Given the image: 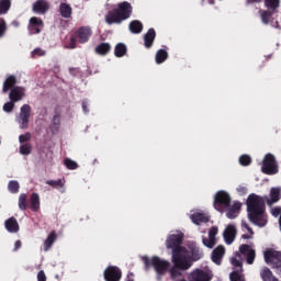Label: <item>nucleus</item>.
Wrapping results in <instances>:
<instances>
[{
    "label": "nucleus",
    "instance_id": "nucleus-1",
    "mask_svg": "<svg viewBox=\"0 0 281 281\" xmlns=\"http://www.w3.org/2000/svg\"><path fill=\"white\" fill-rule=\"evenodd\" d=\"M183 236V233L180 231L171 233L167 237L166 247L172 251L171 260L173 265L186 270L190 267V255L188 254V250L181 246Z\"/></svg>",
    "mask_w": 281,
    "mask_h": 281
},
{
    "label": "nucleus",
    "instance_id": "nucleus-2",
    "mask_svg": "<svg viewBox=\"0 0 281 281\" xmlns=\"http://www.w3.org/2000/svg\"><path fill=\"white\" fill-rule=\"evenodd\" d=\"M248 210V218L257 227H265L267 225V215H265V199L256 193L248 195L246 200Z\"/></svg>",
    "mask_w": 281,
    "mask_h": 281
},
{
    "label": "nucleus",
    "instance_id": "nucleus-3",
    "mask_svg": "<svg viewBox=\"0 0 281 281\" xmlns=\"http://www.w3.org/2000/svg\"><path fill=\"white\" fill-rule=\"evenodd\" d=\"M131 12H133L131 3L122 2L119 4V10H114L105 16V21L108 25H113V23H122V21H126V19L131 16Z\"/></svg>",
    "mask_w": 281,
    "mask_h": 281
},
{
    "label": "nucleus",
    "instance_id": "nucleus-4",
    "mask_svg": "<svg viewBox=\"0 0 281 281\" xmlns=\"http://www.w3.org/2000/svg\"><path fill=\"white\" fill-rule=\"evenodd\" d=\"M145 267H153L157 273V280H161V276H166L168 269H170V261L161 259L157 256L153 258L143 257Z\"/></svg>",
    "mask_w": 281,
    "mask_h": 281
},
{
    "label": "nucleus",
    "instance_id": "nucleus-5",
    "mask_svg": "<svg viewBox=\"0 0 281 281\" xmlns=\"http://www.w3.org/2000/svg\"><path fill=\"white\" fill-rule=\"evenodd\" d=\"M232 204V196L226 191H218L214 195V207L217 212L224 213L223 207H229Z\"/></svg>",
    "mask_w": 281,
    "mask_h": 281
},
{
    "label": "nucleus",
    "instance_id": "nucleus-6",
    "mask_svg": "<svg viewBox=\"0 0 281 281\" xmlns=\"http://www.w3.org/2000/svg\"><path fill=\"white\" fill-rule=\"evenodd\" d=\"M30 117H32V108L27 104L22 105L19 115L15 117V122L22 131L30 126Z\"/></svg>",
    "mask_w": 281,
    "mask_h": 281
},
{
    "label": "nucleus",
    "instance_id": "nucleus-7",
    "mask_svg": "<svg viewBox=\"0 0 281 281\" xmlns=\"http://www.w3.org/2000/svg\"><path fill=\"white\" fill-rule=\"evenodd\" d=\"M261 171L265 175H278V162H276V156L267 154L263 158Z\"/></svg>",
    "mask_w": 281,
    "mask_h": 281
},
{
    "label": "nucleus",
    "instance_id": "nucleus-8",
    "mask_svg": "<svg viewBox=\"0 0 281 281\" xmlns=\"http://www.w3.org/2000/svg\"><path fill=\"white\" fill-rule=\"evenodd\" d=\"M214 276L211 270L207 269H195L189 274L190 281H212Z\"/></svg>",
    "mask_w": 281,
    "mask_h": 281
},
{
    "label": "nucleus",
    "instance_id": "nucleus-9",
    "mask_svg": "<svg viewBox=\"0 0 281 281\" xmlns=\"http://www.w3.org/2000/svg\"><path fill=\"white\" fill-rule=\"evenodd\" d=\"M267 265L272 267H281V252L274 249H268L263 252Z\"/></svg>",
    "mask_w": 281,
    "mask_h": 281
},
{
    "label": "nucleus",
    "instance_id": "nucleus-10",
    "mask_svg": "<svg viewBox=\"0 0 281 281\" xmlns=\"http://www.w3.org/2000/svg\"><path fill=\"white\" fill-rule=\"evenodd\" d=\"M231 262L235 270L231 273V281H245V276L243 274V261L232 258Z\"/></svg>",
    "mask_w": 281,
    "mask_h": 281
},
{
    "label": "nucleus",
    "instance_id": "nucleus-11",
    "mask_svg": "<svg viewBox=\"0 0 281 281\" xmlns=\"http://www.w3.org/2000/svg\"><path fill=\"white\" fill-rule=\"evenodd\" d=\"M105 281H120L122 280V271L115 266H110L104 270Z\"/></svg>",
    "mask_w": 281,
    "mask_h": 281
},
{
    "label": "nucleus",
    "instance_id": "nucleus-12",
    "mask_svg": "<svg viewBox=\"0 0 281 281\" xmlns=\"http://www.w3.org/2000/svg\"><path fill=\"white\" fill-rule=\"evenodd\" d=\"M240 210H243V203L234 201L231 205L226 206V216L231 220L237 218Z\"/></svg>",
    "mask_w": 281,
    "mask_h": 281
},
{
    "label": "nucleus",
    "instance_id": "nucleus-13",
    "mask_svg": "<svg viewBox=\"0 0 281 281\" xmlns=\"http://www.w3.org/2000/svg\"><path fill=\"white\" fill-rule=\"evenodd\" d=\"M239 251L245 256L247 265H254L256 260V250L249 245H241Z\"/></svg>",
    "mask_w": 281,
    "mask_h": 281
},
{
    "label": "nucleus",
    "instance_id": "nucleus-14",
    "mask_svg": "<svg viewBox=\"0 0 281 281\" xmlns=\"http://www.w3.org/2000/svg\"><path fill=\"white\" fill-rule=\"evenodd\" d=\"M216 234H218V227L213 226L209 232V238L202 239L204 247L212 249L216 245Z\"/></svg>",
    "mask_w": 281,
    "mask_h": 281
},
{
    "label": "nucleus",
    "instance_id": "nucleus-15",
    "mask_svg": "<svg viewBox=\"0 0 281 281\" xmlns=\"http://www.w3.org/2000/svg\"><path fill=\"white\" fill-rule=\"evenodd\" d=\"M23 98H25V88L14 87L10 90L9 99L11 102H21Z\"/></svg>",
    "mask_w": 281,
    "mask_h": 281
},
{
    "label": "nucleus",
    "instance_id": "nucleus-16",
    "mask_svg": "<svg viewBox=\"0 0 281 281\" xmlns=\"http://www.w3.org/2000/svg\"><path fill=\"white\" fill-rule=\"evenodd\" d=\"M236 234H237L236 226L231 224L225 228L223 236L226 245H232V243L236 240Z\"/></svg>",
    "mask_w": 281,
    "mask_h": 281
},
{
    "label": "nucleus",
    "instance_id": "nucleus-17",
    "mask_svg": "<svg viewBox=\"0 0 281 281\" xmlns=\"http://www.w3.org/2000/svg\"><path fill=\"white\" fill-rule=\"evenodd\" d=\"M29 30L31 34H40L41 30H43V20L36 16L31 18L29 23Z\"/></svg>",
    "mask_w": 281,
    "mask_h": 281
},
{
    "label": "nucleus",
    "instance_id": "nucleus-18",
    "mask_svg": "<svg viewBox=\"0 0 281 281\" xmlns=\"http://www.w3.org/2000/svg\"><path fill=\"white\" fill-rule=\"evenodd\" d=\"M76 38L79 41V43H87L89 38H91V29L88 26L80 27L76 32Z\"/></svg>",
    "mask_w": 281,
    "mask_h": 281
},
{
    "label": "nucleus",
    "instance_id": "nucleus-19",
    "mask_svg": "<svg viewBox=\"0 0 281 281\" xmlns=\"http://www.w3.org/2000/svg\"><path fill=\"white\" fill-rule=\"evenodd\" d=\"M190 218L194 225H201L202 223H207L210 221L207 215L201 211H193V213L190 215Z\"/></svg>",
    "mask_w": 281,
    "mask_h": 281
},
{
    "label": "nucleus",
    "instance_id": "nucleus-20",
    "mask_svg": "<svg viewBox=\"0 0 281 281\" xmlns=\"http://www.w3.org/2000/svg\"><path fill=\"white\" fill-rule=\"evenodd\" d=\"M49 10V2L45 0H38L33 4V12L36 14H45Z\"/></svg>",
    "mask_w": 281,
    "mask_h": 281
},
{
    "label": "nucleus",
    "instance_id": "nucleus-21",
    "mask_svg": "<svg viewBox=\"0 0 281 281\" xmlns=\"http://www.w3.org/2000/svg\"><path fill=\"white\" fill-rule=\"evenodd\" d=\"M223 256H225V247L224 246H217L212 254V260L215 262V265H220L223 260Z\"/></svg>",
    "mask_w": 281,
    "mask_h": 281
},
{
    "label": "nucleus",
    "instance_id": "nucleus-22",
    "mask_svg": "<svg viewBox=\"0 0 281 281\" xmlns=\"http://www.w3.org/2000/svg\"><path fill=\"white\" fill-rule=\"evenodd\" d=\"M265 201H267L268 205H273V203H278L280 201V189L272 188L270 190V198H265Z\"/></svg>",
    "mask_w": 281,
    "mask_h": 281
},
{
    "label": "nucleus",
    "instance_id": "nucleus-23",
    "mask_svg": "<svg viewBox=\"0 0 281 281\" xmlns=\"http://www.w3.org/2000/svg\"><path fill=\"white\" fill-rule=\"evenodd\" d=\"M14 85H16V77L10 75L3 82L2 91L3 93H8V91H12L14 89Z\"/></svg>",
    "mask_w": 281,
    "mask_h": 281
},
{
    "label": "nucleus",
    "instance_id": "nucleus-24",
    "mask_svg": "<svg viewBox=\"0 0 281 281\" xmlns=\"http://www.w3.org/2000/svg\"><path fill=\"white\" fill-rule=\"evenodd\" d=\"M5 229L9 231L11 234H16L19 232V222H16V218L10 217L4 223Z\"/></svg>",
    "mask_w": 281,
    "mask_h": 281
},
{
    "label": "nucleus",
    "instance_id": "nucleus-25",
    "mask_svg": "<svg viewBox=\"0 0 281 281\" xmlns=\"http://www.w3.org/2000/svg\"><path fill=\"white\" fill-rule=\"evenodd\" d=\"M187 254L189 255V262H190V267H192V260L196 261V260H201V258H203V251H201V249L199 248H193L190 251H187Z\"/></svg>",
    "mask_w": 281,
    "mask_h": 281
},
{
    "label": "nucleus",
    "instance_id": "nucleus-26",
    "mask_svg": "<svg viewBox=\"0 0 281 281\" xmlns=\"http://www.w3.org/2000/svg\"><path fill=\"white\" fill-rule=\"evenodd\" d=\"M41 209V198L38 196V193H33L31 196V210L33 212H38Z\"/></svg>",
    "mask_w": 281,
    "mask_h": 281
},
{
    "label": "nucleus",
    "instance_id": "nucleus-27",
    "mask_svg": "<svg viewBox=\"0 0 281 281\" xmlns=\"http://www.w3.org/2000/svg\"><path fill=\"white\" fill-rule=\"evenodd\" d=\"M155 30L150 29L144 37L145 41V47H153V43L155 41Z\"/></svg>",
    "mask_w": 281,
    "mask_h": 281
},
{
    "label": "nucleus",
    "instance_id": "nucleus-28",
    "mask_svg": "<svg viewBox=\"0 0 281 281\" xmlns=\"http://www.w3.org/2000/svg\"><path fill=\"white\" fill-rule=\"evenodd\" d=\"M54 243H56V233L52 232L48 235V237L46 238V240L44 241L45 251H49V249H52V246L54 245Z\"/></svg>",
    "mask_w": 281,
    "mask_h": 281
},
{
    "label": "nucleus",
    "instance_id": "nucleus-29",
    "mask_svg": "<svg viewBox=\"0 0 281 281\" xmlns=\"http://www.w3.org/2000/svg\"><path fill=\"white\" fill-rule=\"evenodd\" d=\"M261 280L263 281H278L276 277L271 273V270L263 268L260 272Z\"/></svg>",
    "mask_w": 281,
    "mask_h": 281
},
{
    "label": "nucleus",
    "instance_id": "nucleus-30",
    "mask_svg": "<svg viewBox=\"0 0 281 281\" xmlns=\"http://www.w3.org/2000/svg\"><path fill=\"white\" fill-rule=\"evenodd\" d=\"M97 54H100L101 56H104L111 52V44L109 43H102L95 48Z\"/></svg>",
    "mask_w": 281,
    "mask_h": 281
},
{
    "label": "nucleus",
    "instance_id": "nucleus-31",
    "mask_svg": "<svg viewBox=\"0 0 281 281\" xmlns=\"http://www.w3.org/2000/svg\"><path fill=\"white\" fill-rule=\"evenodd\" d=\"M241 226H243V228L246 231V233L249 234V235H247V234L241 235V238H243L244 240H249V239L254 238V231L251 229V227H249V225L247 224V222L243 221V222H241Z\"/></svg>",
    "mask_w": 281,
    "mask_h": 281
},
{
    "label": "nucleus",
    "instance_id": "nucleus-32",
    "mask_svg": "<svg viewBox=\"0 0 281 281\" xmlns=\"http://www.w3.org/2000/svg\"><path fill=\"white\" fill-rule=\"evenodd\" d=\"M165 60H168V52L165 49H159L156 54L157 65H161V63H165Z\"/></svg>",
    "mask_w": 281,
    "mask_h": 281
},
{
    "label": "nucleus",
    "instance_id": "nucleus-33",
    "mask_svg": "<svg viewBox=\"0 0 281 281\" xmlns=\"http://www.w3.org/2000/svg\"><path fill=\"white\" fill-rule=\"evenodd\" d=\"M143 25L142 22L139 21H133L130 23V30L133 34H139V32H142L143 30Z\"/></svg>",
    "mask_w": 281,
    "mask_h": 281
},
{
    "label": "nucleus",
    "instance_id": "nucleus-34",
    "mask_svg": "<svg viewBox=\"0 0 281 281\" xmlns=\"http://www.w3.org/2000/svg\"><path fill=\"white\" fill-rule=\"evenodd\" d=\"M60 14L64 16V19H69L71 16V7L67 3L60 4Z\"/></svg>",
    "mask_w": 281,
    "mask_h": 281
},
{
    "label": "nucleus",
    "instance_id": "nucleus-35",
    "mask_svg": "<svg viewBox=\"0 0 281 281\" xmlns=\"http://www.w3.org/2000/svg\"><path fill=\"white\" fill-rule=\"evenodd\" d=\"M114 54L117 58H122V56H125L126 55V45L124 44H117L115 46V50H114Z\"/></svg>",
    "mask_w": 281,
    "mask_h": 281
},
{
    "label": "nucleus",
    "instance_id": "nucleus-36",
    "mask_svg": "<svg viewBox=\"0 0 281 281\" xmlns=\"http://www.w3.org/2000/svg\"><path fill=\"white\" fill-rule=\"evenodd\" d=\"M11 5L12 2L10 0H0V14H7Z\"/></svg>",
    "mask_w": 281,
    "mask_h": 281
},
{
    "label": "nucleus",
    "instance_id": "nucleus-37",
    "mask_svg": "<svg viewBox=\"0 0 281 281\" xmlns=\"http://www.w3.org/2000/svg\"><path fill=\"white\" fill-rule=\"evenodd\" d=\"M20 155H32V145L30 143L20 145Z\"/></svg>",
    "mask_w": 281,
    "mask_h": 281
},
{
    "label": "nucleus",
    "instance_id": "nucleus-38",
    "mask_svg": "<svg viewBox=\"0 0 281 281\" xmlns=\"http://www.w3.org/2000/svg\"><path fill=\"white\" fill-rule=\"evenodd\" d=\"M58 128H60V116H54L50 130L53 133H58Z\"/></svg>",
    "mask_w": 281,
    "mask_h": 281
},
{
    "label": "nucleus",
    "instance_id": "nucleus-39",
    "mask_svg": "<svg viewBox=\"0 0 281 281\" xmlns=\"http://www.w3.org/2000/svg\"><path fill=\"white\" fill-rule=\"evenodd\" d=\"M47 186H52L53 188H65V180H47Z\"/></svg>",
    "mask_w": 281,
    "mask_h": 281
},
{
    "label": "nucleus",
    "instance_id": "nucleus-40",
    "mask_svg": "<svg viewBox=\"0 0 281 281\" xmlns=\"http://www.w3.org/2000/svg\"><path fill=\"white\" fill-rule=\"evenodd\" d=\"M19 181L16 180H11L8 184L9 192H12L13 194H16V192H19Z\"/></svg>",
    "mask_w": 281,
    "mask_h": 281
},
{
    "label": "nucleus",
    "instance_id": "nucleus-41",
    "mask_svg": "<svg viewBox=\"0 0 281 281\" xmlns=\"http://www.w3.org/2000/svg\"><path fill=\"white\" fill-rule=\"evenodd\" d=\"M266 7L270 10H276L280 7V0H266Z\"/></svg>",
    "mask_w": 281,
    "mask_h": 281
},
{
    "label": "nucleus",
    "instance_id": "nucleus-42",
    "mask_svg": "<svg viewBox=\"0 0 281 281\" xmlns=\"http://www.w3.org/2000/svg\"><path fill=\"white\" fill-rule=\"evenodd\" d=\"M66 168H68V170H76V168H78V162L77 161H74L69 158H67L65 161H64Z\"/></svg>",
    "mask_w": 281,
    "mask_h": 281
},
{
    "label": "nucleus",
    "instance_id": "nucleus-43",
    "mask_svg": "<svg viewBox=\"0 0 281 281\" xmlns=\"http://www.w3.org/2000/svg\"><path fill=\"white\" fill-rule=\"evenodd\" d=\"M25 201H27V195H25V193L20 194L19 196L20 210H25L27 207V205L25 204Z\"/></svg>",
    "mask_w": 281,
    "mask_h": 281
},
{
    "label": "nucleus",
    "instance_id": "nucleus-44",
    "mask_svg": "<svg viewBox=\"0 0 281 281\" xmlns=\"http://www.w3.org/2000/svg\"><path fill=\"white\" fill-rule=\"evenodd\" d=\"M30 139H32V134L30 132L19 136V142L21 145L25 144V142H30Z\"/></svg>",
    "mask_w": 281,
    "mask_h": 281
},
{
    "label": "nucleus",
    "instance_id": "nucleus-45",
    "mask_svg": "<svg viewBox=\"0 0 281 281\" xmlns=\"http://www.w3.org/2000/svg\"><path fill=\"white\" fill-rule=\"evenodd\" d=\"M239 164L241 166H249L251 164V157L248 155H243L239 157Z\"/></svg>",
    "mask_w": 281,
    "mask_h": 281
},
{
    "label": "nucleus",
    "instance_id": "nucleus-46",
    "mask_svg": "<svg viewBox=\"0 0 281 281\" xmlns=\"http://www.w3.org/2000/svg\"><path fill=\"white\" fill-rule=\"evenodd\" d=\"M47 54V52H45V49L43 48H35L32 53L31 56L32 58H36L38 56H45Z\"/></svg>",
    "mask_w": 281,
    "mask_h": 281
},
{
    "label": "nucleus",
    "instance_id": "nucleus-47",
    "mask_svg": "<svg viewBox=\"0 0 281 281\" xmlns=\"http://www.w3.org/2000/svg\"><path fill=\"white\" fill-rule=\"evenodd\" d=\"M13 110H14V101H9L4 103L3 105L4 113H12Z\"/></svg>",
    "mask_w": 281,
    "mask_h": 281
},
{
    "label": "nucleus",
    "instance_id": "nucleus-48",
    "mask_svg": "<svg viewBox=\"0 0 281 281\" xmlns=\"http://www.w3.org/2000/svg\"><path fill=\"white\" fill-rule=\"evenodd\" d=\"M179 267H177L175 265V267L170 270V276L172 278V280H177V278H179V276H181V271H179Z\"/></svg>",
    "mask_w": 281,
    "mask_h": 281
},
{
    "label": "nucleus",
    "instance_id": "nucleus-49",
    "mask_svg": "<svg viewBox=\"0 0 281 281\" xmlns=\"http://www.w3.org/2000/svg\"><path fill=\"white\" fill-rule=\"evenodd\" d=\"M236 192H237V194L239 195V196H245V195H247V187H245V186H243V184H240V186H238L237 188H236Z\"/></svg>",
    "mask_w": 281,
    "mask_h": 281
},
{
    "label": "nucleus",
    "instance_id": "nucleus-50",
    "mask_svg": "<svg viewBox=\"0 0 281 281\" xmlns=\"http://www.w3.org/2000/svg\"><path fill=\"white\" fill-rule=\"evenodd\" d=\"M4 33H5V20L0 19V38L1 36H3Z\"/></svg>",
    "mask_w": 281,
    "mask_h": 281
},
{
    "label": "nucleus",
    "instance_id": "nucleus-51",
    "mask_svg": "<svg viewBox=\"0 0 281 281\" xmlns=\"http://www.w3.org/2000/svg\"><path fill=\"white\" fill-rule=\"evenodd\" d=\"M270 16H271V14H269V12H262L261 13V21H262V23H265V24L269 23Z\"/></svg>",
    "mask_w": 281,
    "mask_h": 281
},
{
    "label": "nucleus",
    "instance_id": "nucleus-52",
    "mask_svg": "<svg viewBox=\"0 0 281 281\" xmlns=\"http://www.w3.org/2000/svg\"><path fill=\"white\" fill-rule=\"evenodd\" d=\"M271 214L274 217L281 216V207L280 206H276V207L271 209Z\"/></svg>",
    "mask_w": 281,
    "mask_h": 281
},
{
    "label": "nucleus",
    "instance_id": "nucleus-53",
    "mask_svg": "<svg viewBox=\"0 0 281 281\" xmlns=\"http://www.w3.org/2000/svg\"><path fill=\"white\" fill-rule=\"evenodd\" d=\"M37 280L38 281H47V277L45 276V272L44 271H40L37 273Z\"/></svg>",
    "mask_w": 281,
    "mask_h": 281
},
{
    "label": "nucleus",
    "instance_id": "nucleus-54",
    "mask_svg": "<svg viewBox=\"0 0 281 281\" xmlns=\"http://www.w3.org/2000/svg\"><path fill=\"white\" fill-rule=\"evenodd\" d=\"M67 47L68 49H76V38H70V42Z\"/></svg>",
    "mask_w": 281,
    "mask_h": 281
},
{
    "label": "nucleus",
    "instance_id": "nucleus-55",
    "mask_svg": "<svg viewBox=\"0 0 281 281\" xmlns=\"http://www.w3.org/2000/svg\"><path fill=\"white\" fill-rule=\"evenodd\" d=\"M18 249H21V240H16L14 244V251H18Z\"/></svg>",
    "mask_w": 281,
    "mask_h": 281
},
{
    "label": "nucleus",
    "instance_id": "nucleus-56",
    "mask_svg": "<svg viewBox=\"0 0 281 281\" xmlns=\"http://www.w3.org/2000/svg\"><path fill=\"white\" fill-rule=\"evenodd\" d=\"M133 278H135V276L133 273H128L126 281H135V279H133Z\"/></svg>",
    "mask_w": 281,
    "mask_h": 281
},
{
    "label": "nucleus",
    "instance_id": "nucleus-57",
    "mask_svg": "<svg viewBox=\"0 0 281 281\" xmlns=\"http://www.w3.org/2000/svg\"><path fill=\"white\" fill-rule=\"evenodd\" d=\"M262 0H247V3H260Z\"/></svg>",
    "mask_w": 281,
    "mask_h": 281
},
{
    "label": "nucleus",
    "instance_id": "nucleus-58",
    "mask_svg": "<svg viewBox=\"0 0 281 281\" xmlns=\"http://www.w3.org/2000/svg\"><path fill=\"white\" fill-rule=\"evenodd\" d=\"M82 108H83L85 113H87V104L86 103L82 104Z\"/></svg>",
    "mask_w": 281,
    "mask_h": 281
},
{
    "label": "nucleus",
    "instance_id": "nucleus-59",
    "mask_svg": "<svg viewBox=\"0 0 281 281\" xmlns=\"http://www.w3.org/2000/svg\"><path fill=\"white\" fill-rule=\"evenodd\" d=\"M247 236H249V233H246Z\"/></svg>",
    "mask_w": 281,
    "mask_h": 281
}]
</instances>
